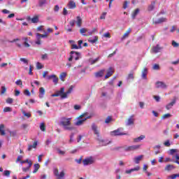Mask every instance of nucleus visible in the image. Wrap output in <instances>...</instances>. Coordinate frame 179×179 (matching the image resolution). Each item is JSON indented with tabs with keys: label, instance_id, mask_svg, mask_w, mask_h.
<instances>
[{
	"label": "nucleus",
	"instance_id": "nucleus-1",
	"mask_svg": "<svg viewBox=\"0 0 179 179\" xmlns=\"http://www.w3.org/2000/svg\"><path fill=\"white\" fill-rule=\"evenodd\" d=\"M92 130L93 131L94 135H96V141H99V145L101 146H107L109 143H111V141H108V140H103L101 136H100V131H99V127L96 124L93 123L92 124Z\"/></svg>",
	"mask_w": 179,
	"mask_h": 179
},
{
	"label": "nucleus",
	"instance_id": "nucleus-2",
	"mask_svg": "<svg viewBox=\"0 0 179 179\" xmlns=\"http://www.w3.org/2000/svg\"><path fill=\"white\" fill-rule=\"evenodd\" d=\"M71 117H62L59 122V125L64 127L65 131H75V127L71 126Z\"/></svg>",
	"mask_w": 179,
	"mask_h": 179
},
{
	"label": "nucleus",
	"instance_id": "nucleus-3",
	"mask_svg": "<svg viewBox=\"0 0 179 179\" xmlns=\"http://www.w3.org/2000/svg\"><path fill=\"white\" fill-rule=\"evenodd\" d=\"M73 92V85H71L69 90L65 92V87H62L59 91H56L55 94H57V97H61L62 99H68V95L71 94Z\"/></svg>",
	"mask_w": 179,
	"mask_h": 179
},
{
	"label": "nucleus",
	"instance_id": "nucleus-4",
	"mask_svg": "<svg viewBox=\"0 0 179 179\" xmlns=\"http://www.w3.org/2000/svg\"><path fill=\"white\" fill-rule=\"evenodd\" d=\"M80 58H82L80 52H75L73 50L70 52V57L69 58V62H71V61H73V59H75V61H79Z\"/></svg>",
	"mask_w": 179,
	"mask_h": 179
},
{
	"label": "nucleus",
	"instance_id": "nucleus-5",
	"mask_svg": "<svg viewBox=\"0 0 179 179\" xmlns=\"http://www.w3.org/2000/svg\"><path fill=\"white\" fill-rule=\"evenodd\" d=\"M90 118V115L85 117V115H82L81 116L77 117L74 124L76 127H80V125H83V122H85L86 120Z\"/></svg>",
	"mask_w": 179,
	"mask_h": 179
},
{
	"label": "nucleus",
	"instance_id": "nucleus-6",
	"mask_svg": "<svg viewBox=\"0 0 179 179\" xmlns=\"http://www.w3.org/2000/svg\"><path fill=\"white\" fill-rule=\"evenodd\" d=\"M76 23L78 27H82V17H80V16H77L76 17V20H71L69 22V24L71 27H75Z\"/></svg>",
	"mask_w": 179,
	"mask_h": 179
},
{
	"label": "nucleus",
	"instance_id": "nucleus-7",
	"mask_svg": "<svg viewBox=\"0 0 179 179\" xmlns=\"http://www.w3.org/2000/svg\"><path fill=\"white\" fill-rule=\"evenodd\" d=\"M141 149L140 145H130L124 148L125 152H134V150H138Z\"/></svg>",
	"mask_w": 179,
	"mask_h": 179
},
{
	"label": "nucleus",
	"instance_id": "nucleus-8",
	"mask_svg": "<svg viewBox=\"0 0 179 179\" xmlns=\"http://www.w3.org/2000/svg\"><path fill=\"white\" fill-rule=\"evenodd\" d=\"M111 136H121L122 135H127V133H123L121 131L120 129H117L115 131L110 132Z\"/></svg>",
	"mask_w": 179,
	"mask_h": 179
},
{
	"label": "nucleus",
	"instance_id": "nucleus-9",
	"mask_svg": "<svg viewBox=\"0 0 179 179\" xmlns=\"http://www.w3.org/2000/svg\"><path fill=\"white\" fill-rule=\"evenodd\" d=\"M51 79H52V82L55 85L58 84L59 79L57 76H55V74H52L46 77L47 80H51Z\"/></svg>",
	"mask_w": 179,
	"mask_h": 179
},
{
	"label": "nucleus",
	"instance_id": "nucleus-10",
	"mask_svg": "<svg viewBox=\"0 0 179 179\" xmlns=\"http://www.w3.org/2000/svg\"><path fill=\"white\" fill-rule=\"evenodd\" d=\"M163 48L160 47V45L157 44L156 46H153L151 49V52H154V54H157V52H160Z\"/></svg>",
	"mask_w": 179,
	"mask_h": 179
},
{
	"label": "nucleus",
	"instance_id": "nucleus-11",
	"mask_svg": "<svg viewBox=\"0 0 179 179\" xmlns=\"http://www.w3.org/2000/svg\"><path fill=\"white\" fill-rule=\"evenodd\" d=\"M176 102L177 96H174L172 101L166 106V110H170L171 108H172L173 106H174V104H176Z\"/></svg>",
	"mask_w": 179,
	"mask_h": 179
},
{
	"label": "nucleus",
	"instance_id": "nucleus-12",
	"mask_svg": "<svg viewBox=\"0 0 179 179\" xmlns=\"http://www.w3.org/2000/svg\"><path fill=\"white\" fill-rule=\"evenodd\" d=\"M156 87L157 89H159V87H161V89H167V85L164 82L157 81L156 83Z\"/></svg>",
	"mask_w": 179,
	"mask_h": 179
},
{
	"label": "nucleus",
	"instance_id": "nucleus-13",
	"mask_svg": "<svg viewBox=\"0 0 179 179\" xmlns=\"http://www.w3.org/2000/svg\"><path fill=\"white\" fill-rule=\"evenodd\" d=\"M113 73H114V69H113V67H110L107 71L106 75L105 76V79H108V78H110V76H113Z\"/></svg>",
	"mask_w": 179,
	"mask_h": 179
},
{
	"label": "nucleus",
	"instance_id": "nucleus-14",
	"mask_svg": "<svg viewBox=\"0 0 179 179\" xmlns=\"http://www.w3.org/2000/svg\"><path fill=\"white\" fill-rule=\"evenodd\" d=\"M134 122H135V119H134V115H132L130 117L127 119L126 125L127 127H129V125H134Z\"/></svg>",
	"mask_w": 179,
	"mask_h": 179
},
{
	"label": "nucleus",
	"instance_id": "nucleus-15",
	"mask_svg": "<svg viewBox=\"0 0 179 179\" xmlns=\"http://www.w3.org/2000/svg\"><path fill=\"white\" fill-rule=\"evenodd\" d=\"M67 7L69 9H75V8H76V3L71 0L69 1V3L67 4Z\"/></svg>",
	"mask_w": 179,
	"mask_h": 179
},
{
	"label": "nucleus",
	"instance_id": "nucleus-16",
	"mask_svg": "<svg viewBox=\"0 0 179 179\" xmlns=\"http://www.w3.org/2000/svg\"><path fill=\"white\" fill-rule=\"evenodd\" d=\"M44 94H45V90L44 89V87H41L39 89V99H43V97H44Z\"/></svg>",
	"mask_w": 179,
	"mask_h": 179
},
{
	"label": "nucleus",
	"instance_id": "nucleus-17",
	"mask_svg": "<svg viewBox=\"0 0 179 179\" xmlns=\"http://www.w3.org/2000/svg\"><path fill=\"white\" fill-rule=\"evenodd\" d=\"M155 6H156V2L152 1L150 5H149L148 7V12H152V10L155 9Z\"/></svg>",
	"mask_w": 179,
	"mask_h": 179
},
{
	"label": "nucleus",
	"instance_id": "nucleus-18",
	"mask_svg": "<svg viewBox=\"0 0 179 179\" xmlns=\"http://www.w3.org/2000/svg\"><path fill=\"white\" fill-rule=\"evenodd\" d=\"M139 170H141V167L139 166H136L134 169H129V170H127L125 171L126 174H131V173L134 172V171H139Z\"/></svg>",
	"mask_w": 179,
	"mask_h": 179
},
{
	"label": "nucleus",
	"instance_id": "nucleus-19",
	"mask_svg": "<svg viewBox=\"0 0 179 179\" xmlns=\"http://www.w3.org/2000/svg\"><path fill=\"white\" fill-rule=\"evenodd\" d=\"M166 19L164 17L159 18L157 20H153L152 24H159L160 23H163V22H166Z\"/></svg>",
	"mask_w": 179,
	"mask_h": 179
},
{
	"label": "nucleus",
	"instance_id": "nucleus-20",
	"mask_svg": "<svg viewBox=\"0 0 179 179\" xmlns=\"http://www.w3.org/2000/svg\"><path fill=\"white\" fill-rule=\"evenodd\" d=\"M176 169V166L173 164H168L165 166V171H171V170H174Z\"/></svg>",
	"mask_w": 179,
	"mask_h": 179
},
{
	"label": "nucleus",
	"instance_id": "nucleus-21",
	"mask_svg": "<svg viewBox=\"0 0 179 179\" xmlns=\"http://www.w3.org/2000/svg\"><path fill=\"white\" fill-rule=\"evenodd\" d=\"M47 3H48L47 0H38V5L39 8H43V6H45Z\"/></svg>",
	"mask_w": 179,
	"mask_h": 179
},
{
	"label": "nucleus",
	"instance_id": "nucleus-22",
	"mask_svg": "<svg viewBox=\"0 0 179 179\" xmlns=\"http://www.w3.org/2000/svg\"><path fill=\"white\" fill-rule=\"evenodd\" d=\"M0 135L2 136L6 135V133L5 132V124H0Z\"/></svg>",
	"mask_w": 179,
	"mask_h": 179
},
{
	"label": "nucleus",
	"instance_id": "nucleus-23",
	"mask_svg": "<svg viewBox=\"0 0 179 179\" xmlns=\"http://www.w3.org/2000/svg\"><path fill=\"white\" fill-rule=\"evenodd\" d=\"M48 34V32H45V34H41L38 33H36V40H40V38H47V35Z\"/></svg>",
	"mask_w": 179,
	"mask_h": 179
},
{
	"label": "nucleus",
	"instance_id": "nucleus-24",
	"mask_svg": "<svg viewBox=\"0 0 179 179\" xmlns=\"http://www.w3.org/2000/svg\"><path fill=\"white\" fill-rule=\"evenodd\" d=\"M104 72H106L105 69H102L96 73H95L96 78H101L103 75H104Z\"/></svg>",
	"mask_w": 179,
	"mask_h": 179
},
{
	"label": "nucleus",
	"instance_id": "nucleus-25",
	"mask_svg": "<svg viewBox=\"0 0 179 179\" xmlns=\"http://www.w3.org/2000/svg\"><path fill=\"white\" fill-rule=\"evenodd\" d=\"M143 159V155H139L138 157H134V162L136 163V164H139V162H141V160H142Z\"/></svg>",
	"mask_w": 179,
	"mask_h": 179
},
{
	"label": "nucleus",
	"instance_id": "nucleus-26",
	"mask_svg": "<svg viewBox=\"0 0 179 179\" xmlns=\"http://www.w3.org/2000/svg\"><path fill=\"white\" fill-rule=\"evenodd\" d=\"M146 138V136L145 135H141L138 138H134V142L138 143V142H141V141H143V139H145Z\"/></svg>",
	"mask_w": 179,
	"mask_h": 179
},
{
	"label": "nucleus",
	"instance_id": "nucleus-27",
	"mask_svg": "<svg viewBox=\"0 0 179 179\" xmlns=\"http://www.w3.org/2000/svg\"><path fill=\"white\" fill-rule=\"evenodd\" d=\"M139 12H140L139 8H136L134 11H133L131 14L132 19H135V17H136V15L139 14Z\"/></svg>",
	"mask_w": 179,
	"mask_h": 179
},
{
	"label": "nucleus",
	"instance_id": "nucleus-28",
	"mask_svg": "<svg viewBox=\"0 0 179 179\" xmlns=\"http://www.w3.org/2000/svg\"><path fill=\"white\" fill-rule=\"evenodd\" d=\"M148 69L145 68L142 72V78L143 79H148Z\"/></svg>",
	"mask_w": 179,
	"mask_h": 179
},
{
	"label": "nucleus",
	"instance_id": "nucleus-29",
	"mask_svg": "<svg viewBox=\"0 0 179 179\" xmlns=\"http://www.w3.org/2000/svg\"><path fill=\"white\" fill-rule=\"evenodd\" d=\"M131 31H132V30L131 29V28H129L126 33H124V34L122 37V40H125V38L129 36V33H131Z\"/></svg>",
	"mask_w": 179,
	"mask_h": 179
},
{
	"label": "nucleus",
	"instance_id": "nucleus-30",
	"mask_svg": "<svg viewBox=\"0 0 179 179\" xmlns=\"http://www.w3.org/2000/svg\"><path fill=\"white\" fill-rule=\"evenodd\" d=\"M83 166H89L90 164V157L86 158L83 161Z\"/></svg>",
	"mask_w": 179,
	"mask_h": 179
},
{
	"label": "nucleus",
	"instance_id": "nucleus-31",
	"mask_svg": "<svg viewBox=\"0 0 179 179\" xmlns=\"http://www.w3.org/2000/svg\"><path fill=\"white\" fill-rule=\"evenodd\" d=\"M3 176L4 177H7V178H9V177H10V171L9 170L3 171Z\"/></svg>",
	"mask_w": 179,
	"mask_h": 179
},
{
	"label": "nucleus",
	"instance_id": "nucleus-32",
	"mask_svg": "<svg viewBox=\"0 0 179 179\" xmlns=\"http://www.w3.org/2000/svg\"><path fill=\"white\" fill-rule=\"evenodd\" d=\"M75 133L72 132L70 135V140H69V143H73L75 142Z\"/></svg>",
	"mask_w": 179,
	"mask_h": 179
},
{
	"label": "nucleus",
	"instance_id": "nucleus-33",
	"mask_svg": "<svg viewBox=\"0 0 179 179\" xmlns=\"http://www.w3.org/2000/svg\"><path fill=\"white\" fill-rule=\"evenodd\" d=\"M99 60H100V57H96L95 59H91L90 65H94V64L99 62Z\"/></svg>",
	"mask_w": 179,
	"mask_h": 179
},
{
	"label": "nucleus",
	"instance_id": "nucleus-34",
	"mask_svg": "<svg viewBox=\"0 0 179 179\" xmlns=\"http://www.w3.org/2000/svg\"><path fill=\"white\" fill-rule=\"evenodd\" d=\"M58 178L57 179H61V178H64L65 177V172H64V171H62L60 172V173H59V175L57 176Z\"/></svg>",
	"mask_w": 179,
	"mask_h": 179
},
{
	"label": "nucleus",
	"instance_id": "nucleus-35",
	"mask_svg": "<svg viewBox=\"0 0 179 179\" xmlns=\"http://www.w3.org/2000/svg\"><path fill=\"white\" fill-rule=\"evenodd\" d=\"M99 42V36H94V39L90 40V43H92V44H94V43H98Z\"/></svg>",
	"mask_w": 179,
	"mask_h": 179
},
{
	"label": "nucleus",
	"instance_id": "nucleus-36",
	"mask_svg": "<svg viewBox=\"0 0 179 179\" xmlns=\"http://www.w3.org/2000/svg\"><path fill=\"white\" fill-rule=\"evenodd\" d=\"M39 127L41 131H42V132H44L45 131V124H44V122L41 123Z\"/></svg>",
	"mask_w": 179,
	"mask_h": 179
},
{
	"label": "nucleus",
	"instance_id": "nucleus-37",
	"mask_svg": "<svg viewBox=\"0 0 179 179\" xmlns=\"http://www.w3.org/2000/svg\"><path fill=\"white\" fill-rule=\"evenodd\" d=\"M11 111H12V108L10 107L6 106L3 108V113H10Z\"/></svg>",
	"mask_w": 179,
	"mask_h": 179
},
{
	"label": "nucleus",
	"instance_id": "nucleus-38",
	"mask_svg": "<svg viewBox=\"0 0 179 179\" xmlns=\"http://www.w3.org/2000/svg\"><path fill=\"white\" fill-rule=\"evenodd\" d=\"M31 20L32 23H38V17L35 16V17H32Z\"/></svg>",
	"mask_w": 179,
	"mask_h": 179
},
{
	"label": "nucleus",
	"instance_id": "nucleus-39",
	"mask_svg": "<svg viewBox=\"0 0 179 179\" xmlns=\"http://www.w3.org/2000/svg\"><path fill=\"white\" fill-rule=\"evenodd\" d=\"M86 31H87V30L85 28H82L80 30V34H82V36H87V34H85V33H86Z\"/></svg>",
	"mask_w": 179,
	"mask_h": 179
},
{
	"label": "nucleus",
	"instance_id": "nucleus-40",
	"mask_svg": "<svg viewBox=\"0 0 179 179\" xmlns=\"http://www.w3.org/2000/svg\"><path fill=\"white\" fill-rule=\"evenodd\" d=\"M171 117V114L166 113V114H164V115H162V118L163 120H166V118H170Z\"/></svg>",
	"mask_w": 179,
	"mask_h": 179
},
{
	"label": "nucleus",
	"instance_id": "nucleus-41",
	"mask_svg": "<svg viewBox=\"0 0 179 179\" xmlns=\"http://www.w3.org/2000/svg\"><path fill=\"white\" fill-rule=\"evenodd\" d=\"M22 114L24 115V117H27V118H30V117H31V114L29 113H26V111L22 110Z\"/></svg>",
	"mask_w": 179,
	"mask_h": 179
},
{
	"label": "nucleus",
	"instance_id": "nucleus-42",
	"mask_svg": "<svg viewBox=\"0 0 179 179\" xmlns=\"http://www.w3.org/2000/svg\"><path fill=\"white\" fill-rule=\"evenodd\" d=\"M1 94H5V92H6V86H1Z\"/></svg>",
	"mask_w": 179,
	"mask_h": 179
},
{
	"label": "nucleus",
	"instance_id": "nucleus-43",
	"mask_svg": "<svg viewBox=\"0 0 179 179\" xmlns=\"http://www.w3.org/2000/svg\"><path fill=\"white\" fill-rule=\"evenodd\" d=\"M21 62H23L24 64H26V65H29V60L26 58H20Z\"/></svg>",
	"mask_w": 179,
	"mask_h": 179
},
{
	"label": "nucleus",
	"instance_id": "nucleus-44",
	"mask_svg": "<svg viewBox=\"0 0 179 179\" xmlns=\"http://www.w3.org/2000/svg\"><path fill=\"white\" fill-rule=\"evenodd\" d=\"M36 68H37V69H43V68H44V66H43L41 64V63L37 62L36 63Z\"/></svg>",
	"mask_w": 179,
	"mask_h": 179
},
{
	"label": "nucleus",
	"instance_id": "nucleus-45",
	"mask_svg": "<svg viewBox=\"0 0 179 179\" xmlns=\"http://www.w3.org/2000/svg\"><path fill=\"white\" fill-rule=\"evenodd\" d=\"M15 85H17V86H23V83L22 82V80H17L15 81Z\"/></svg>",
	"mask_w": 179,
	"mask_h": 179
},
{
	"label": "nucleus",
	"instance_id": "nucleus-46",
	"mask_svg": "<svg viewBox=\"0 0 179 179\" xmlns=\"http://www.w3.org/2000/svg\"><path fill=\"white\" fill-rule=\"evenodd\" d=\"M53 174L55 176V177H58V175L59 174V173L58 172V169L55 168L53 169Z\"/></svg>",
	"mask_w": 179,
	"mask_h": 179
},
{
	"label": "nucleus",
	"instance_id": "nucleus-47",
	"mask_svg": "<svg viewBox=\"0 0 179 179\" xmlns=\"http://www.w3.org/2000/svg\"><path fill=\"white\" fill-rule=\"evenodd\" d=\"M80 49L79 46L76 44L71 45V50H79Z\"/></svg>",
	"mask_w": 179,
	"mask_h": 179
},
{
	"label": "nucleus",
	"instance_id": "nucleus-48",
	"mask_svg": "<svg viewBox=\"0 0 179 179\" xmlns=\"http://www.w3.org/2000/svg\"><path fill=\"white\" fill-rule=\"evenodd\" d=\"M83 159V157H80V159H76L75 162L78 163V164H82V160Z\"/></svg>",
	"mask_w": 179,
	"mask_h": 179
},
{
	"label": "nucleus",
	"instance_id": "nucleus-49",
	"mask_svg": "<svg viewBox=\"0 0 179 179\" xmlns=\"http://www.w3.org/2000/svg\"><path fill=\"white\" fill-rule=\"evenodd\" d=\"M152 69H154V71H159V69H160V66H159V64H154Z\"/></svg>",
	"mask_w": 179,
	"mask_h": 179
},
{
	"label": "nucleus",
	"instance_id": "nucleus-50",
	"mask_svg": "<svg viewBox=\"0 0 179 179\" xmlns=\"http://www.w3.org/2000/svg\"><path fill=\"white\" fill-rule=\"evenodd\" d=\"M66 78V73H62L60 74L61 80H64V78Z\"/></svg>",
	"mask_w": 179,
	"mask_h": 179
},
{
	"label": "nucleus",
	"instance_id": "nucleus-51",
	"mask_svg": "<svg viewBox=\"0 0 179 179\" xmlns=\"http://www.w3.org/2000/svg\"><path fill=\"white\" fill-rule=\"evenodd\" d=\"M41 59H48V54L45 53L41 55Z\"/></svg>",
	"mask_w": 179,
	"mask_h": 179
},
{
	"label": "nucleus",
	"instance_id": "nucleus-52",
	"mask_svg": "<svg viewBox=\"0 0 179 179\" xmlns=\"http://www.w3.org/2000/svg\"><path fill=\"white\" fill-rule=\"evenodd\" d=\"M103 37H106V38H111V34H110V32H107L106 34H104Z\"/></svg>",
	"mask_w": 179,
	"mask_h": 179
},
{
	"label": "nucleus",
	"instance_id": "nucleus-53",
	"mask_svg": "<svg viewBox=\"0 0 179 179\" xmlns=\"http://www.w3.org/2000/svg\"><path fill=\"white\" fill-rule=\"evenodd\" d=\"M127 79H134V73L133 71L130 72L127 76Z\"/></svg>",
	"mask_w": 179,
	"mask_h": 179
},
{
	"label": "nucleus",
	"instance_id": "nucleus-54",
	"mask_svg": "<svg viewBox=\"0 0 179 179\" xmlns=\"http://www.w3.org/2000/svg\"><path fill=\"white\" fill-rule=\"evenodd\" d=\"M172 45H173V47H175L176 48L179 47V44L177 42H176V41H172Z\"/></svg>",
	"mask_w": 179,
	"mask_h": 179
},
{
	"label": "nucleus",
	"instance_id": "nucleus-55",
	"mask_svg": "<svg viewBox=\"0 0 179 179\" xmlns=\"http://www.w3.org/2000/svg\"><path fill=\"white\" fill-rule=\"evenodd\" d=\"M24 94H25V96H30L31 94L30 93V91H29V90H25L24 91Z\"/></svg>",
	"mask_w": 179,
	"mask_h": 179
},
{
	"label": "nucleus",
	"instance_id": "nucleus-56",
	"mask_svg": "<svg viewBox=\"0 0 179 179\" xmlns=\"http://www.w3.org/2000/svg\"><path fill=\"white\" fill-rule=\"evenodd\" d=\"M111 122V116H108L105 120L106 124H109Z\"/></svg>",
	"mask_w": 179,
	"mask_h": 179
},
{
	"label": "nucleus",
	"instance_id": "nucleus-57",
	"mask_svg": "<svg viewBox=\"0 0 179 179\" xmlns=\"http://www.w3.org/2000/svg\"><path fill=\"white\" fill-rule=\"evenodd\" d=\"M6 103H8V104H12L13 103V99L12 98H8L6 99Z\"/></svg>",
	"mask_w": 179,
	"mask_h": 179
},
{
	"label": "nucleus",
	"instance_id": "nucleus-58",
	"mask_svg": "<svg viewBox=\"0 0 179 179\" xmlns=\"http://www.w3.org/2000/svg\"><path fill=\"white\" fill-rule=\"evenodd\" d=\"M129 3V1H125L124 4H123V8L127 9L128 8V4Z\"/></svg>",
	"mask_w": 179,
	"mask_h": 179
},
{
	"label": "nucleus",
	"instance_id": "nucleus-59",
	"mask_svg": "<svg viewBox=\"0 0 179 179\" xmlns=\"http://www.w3.org/2000/svg\"><path fill=\"white\" fill-rule=\"evenodd\" d=\"M59 5L55 6L54 12L57 13V12H59Z\"/></svg>",
	"mask_w": 179,
	"mask_h": 179
},
{
	"label": "nucleus",
	"instance_id": "nucleus-60",
	"mask_svg": "<svg viewBox=\"0 0 179 179\" xmlns=\"http://www.w3.org/2000/svg\"><path fill=\"white\" fill-rule=\"evenodd\" d=\"M33 66H29V75H33Z\"/></svg>",
	"mask_w": 179,
	"mask_h": 179
},
{
	"label": "nucleus",
	"instance_id": "nucleus-61",
	"mask_svg": "<svg viewBox=\"0 0 179 179\" xmlns=\"http://www.w3.org/2000/svg\"><path fill=\"white\" fill-rule=\"evenodd\" d=\"M57 150L59 155H65V151H62L59 148H57Z\"/></svg>",
	"mask_w": 179,
	"mask_h": 179
},
{
	"label": "nucleus",
	"instance_id": "nucleus-62",
	"mask_svg": "<svg viewBox=\"0 0 179 179\" xmlns=\"http://www.w3.org/2000/svg\"><path fill=\"white\" fill-rule=\"evenodd\" d=\"M63 13L64 16H66V15H68V10H66V8H63V13Z\"/></svg>",
	"mask_w": 179,
	"mask_h": 179
},
{
	"label": "nucleus",
	"instance_id": "nucleus-63",
	"mask_svg": "<svg viewBox=\"0 0 179 179\" xmlns=\"http://www.w3.org/2000/svg\"><path fill=\"white\" fill-rule=\"evenodd\" d=\"M80 108H82L80 105H74V110H80Z\"/></svg>",
	"mask_w": 179,
	"mask_h": 179
},
{
	"label": "nucleus",
	"instance_id": "nucleus-64",
	"mask_svg": "<svg viewBox=\"0 0 179 179\" xmlns=\"http://www.w3.org/2000/svg\"><path fill=\"white\" fill-rule=\"evenodd\" d=\"M10 134L11 135V136H16V131H10Z\"/></svg>",
	"mask_w": 179,
	"mask_h": 179
}]
</instances>
